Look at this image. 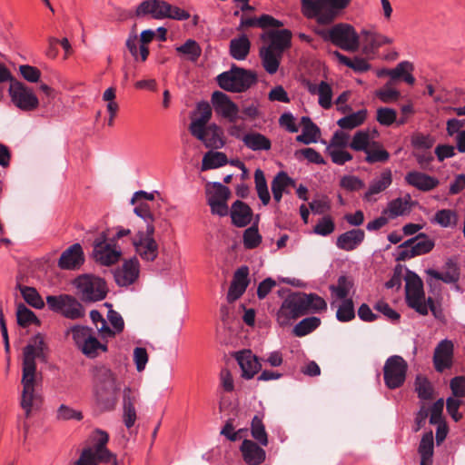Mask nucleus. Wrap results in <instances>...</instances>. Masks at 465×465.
Here are the masks:
<instances>
[{
    "instance_id": "obj_1",
    "label": "nucleus",
    "mask_w": 465,
    "mask_h": 465,
    "mask_svg": "<svg viewBox=\"0 0 465 465\" xmlns=\"http://www.w3.org/2000/svg\"><path fill=\"white\" fill-rule=\"evenodd\" d=\"M326 310L325 300L318 294L292 292L282 301L277 311L276 322L281 327H285L303 315L320 313Z\"/></svg>"
},
{
    "instance_id": "obj_2",
    "label": "nucleus",
    "mask_w": 465,
    "mask_h": 465,
    "mask_svg": "<svg viewBox=\"0 0 465 465\" xmlns=\"http://www.w3.org/2000/svg\"><path fill=\"white\" fill-rule=\"evenodd\" d=\"M122 381L110 368L101 365L93 371V394L103 411H114L117 405Z\"/></svg>"
},
{
    "instance_id": "obj_3",
    "label": "nucleus",
    "mask_w": 465,
    "mask_h": 465,
    "mask_svg": "<svg viewBox=\"0 0 465 465\" xmlns=\"http://www.w3.org/2000/svg\"><path fill=\"white\" fill-rule=\"evenodd\" d=\"M65 335H71L76 348L87 358L94 359L108 351L106 341H99L92 328L74 325L67 329Z\"/></svg>"
},
{
    "instance_id": "obj_4",
    "label": "nucleus",
    "mask_w": 465,
    "mask_h": 465,
    "mask_svg": "<svg viewBox=\"0 0 465 465\" xmlns=\"http://www.w3.org/2000/svg\"><path fill=\"white\" fill-rule=\"evenodd\" d=\"M350 2L351 0H302V11L308 18H317L321 24H329Z\"/></svg>"
},
{
    "instance_id": "obj_5",
    "label": "nucleus",
    "mask_w": 465,
    "mask_h": 465,
    "mask_svg": "<svg viewBox=\"0 0 465 465\" xmlns=\"http://www.w3.org/2000/svg\"><path fill=\"white\" fill-rule=\"evenodd\" d=\"M219 86L228 92L242 93L257 82V74L252 71L232 65L229 71L217 76Z\"/></svg>"
},
{
    "instance_id": "obj_6",
    "label": "nucleus",
    "mask_w": 465,
    "mask_h": 465,
    "mask_svg": "<svg viewBox=\"0 0 465 465\" xmlns=\"http://www.w3.org/2000/svg\"><path fill=\"white\" fill-rule=\"evenodd\" d=\"M138 16L150 15L154 19H173L184 21L190 18V14L175 5H173L163 0H146L142 2L137 9Z\"/></svg>"
},
{
    "instance_id": "obj_7",
    "label": "nucleus",
    "mask_w": 465,
    "mask_h": 465,
    "mask_svg": "<svg viewBox=\"0 0 465 465\" xmlns=\"http://www.w3.org/2000/svg\"><path fill=\"white\" fill-rule=\"evenodd\" d=\"M74 284L78 291V294L83 302H92L102 301L107 294L105 282L92 274H83L78 276Z\"/></svg>"
},
{
    "instance_id": "obj_8",
    "label": "nucleus",
    "mask_w": 465,
    "mask_h": 465,
    "mask_svg": "<svg viewBox=\"0 0 465 465\" xmlns=\"http://www.w3.org/2000/svg\"><path fill=\"white\" fill-rule=\"evenodd\" d=\"M153 234L154 225L149 224L145 231H138L132 239L136 254L146 262L155 261L159 254V245Z\"/></svg>"
},
{
    "instance_id": "obj_9",
    "label": "nucleus",
    "mask_w": 465,
    "mask_h": 465,
    "mask_svg": "<svg viewBox=\"0 0 465 465\" xmlns=\"http://www.w3.org/2000/svg\"><path fill=\"white\" fill-rule=\"evenodd\" d=\"M405 292L408 305L421 315L428 314V304L421 279L414 272H408L405 277Z\"/></svg>"
},
{
    "instance_id": "obj_10",
    "label": "nucleus",
    "mask_w": 465,
    "mask_h": 465,
    "mask_svg": "<svg viewBox=\"0 0 465 465\" xmlns=\"http://www.w3.org/2000/svg\"><path fill=\"white\" fill-rule=\"evenodd\" d=\"M8 94L12 104L23 112H32L39 106V99L33 89L19 81L10 84Z\"/></svg>"
},
{
    "instance_id": "obj_11",
    "label": "nucleus",
    "mask_w": 465,
    "mask_h": 465,
    "mask_svg": "<svg viewBox=\"0 0 465 465\" xmlns=\"http://www.w3.org/2000/svg\"><path fill=\"white\" fill-rule=\"evenodd\" d=\"M408 371L407 361L399 355L389 357L383 366V379L385 385L394 390L403 385Z\"/></svg>"
},
{
    "instance_id": "obj_12",
    "label": "nucleus",
    "mask_w": 465,
    "mask_h": 465,
    "mask_svg": "<svg viewBox=\"0 0 465 465\" xmlns=\"http://www.w3.org/2000/svg\"><path fill=\"white\" fill-rule=\"evenodd\" d=\"M327 38L345 51L356 52L360 46L357 32L348 24H338L331 27L327 32Z\"/></svg>"
},
{
    "instance_id": "obj_13",
    "label": "nucleus",
    "mask_w": 465,
    "mask_h": 465,
    "mask_svg": "<svg viewBox=\"0 0 465 465\" xmlns=\"http://www.w3.org/2000/svg\"><path fill=\"white\" fill-rule=\"evenodd\" d=\"M93 255L97 262L109 266L119 261L122 251L116 243L108 239V234L103 232L94 242Z\"/></svg>"
},
{
    "instance_id": "obj_14",
    "label": "nucleus",
    "mask_w": 465,
    "mask_h": 465,
    "mask_svg": "<svg viewBox=\"0 0 465 465\" xmlns=\"http://www.w3.org/2000/svg\"><path fill=\"white\" fill-rule=\"evenodd\" d=\"M21 383L23 385V391L20 405L26 416H29L31 411L37 409L41 404V397L35 391V387L38 383L37 375L23 373Z\"/></svg>"
},
{
    "instance_id": "obj_15",
    "label": "nucleus",
    "mask_w": 465,
    "mask_h": 465,
    "mask_svg": "<svg viewBox=\"0 0 465 465\" xmlns=\"http://www.w3.org/2000/svg\"><path fill=\"white\" fill-rule=\"evenodd\" d=\"M434 247V242L424 233L407 240L399 246L401 250L399 260L411 259L412 257L430 252Z\"/></svg>"
},
{
    "instance_id": "obj_16",
    "label": "nucleus",
    "mask_w": 465,
    "mask_h": 465,
    "mask_svg": "<svg viewBox=\"0 0 465 465\" xmlns=\"http://www.w3.org/2000/svg\"><path fill=\"white\" fill-rule=\"evenodd\" d=\"M45 343L44 338L37 334L24 349L23 373L29 375L36 374L35 359H44Z\"/></svg>"
},
{
    "instance_id": "obj_17",
    "label": "nucleus",
    "mask_w": 465,
    "mask_h": 465,
    "mask_svg": "<svg viewBox=\"0 0 465 465\" xmlns=\"http://www.w3.org/2000/svg\"><path fill=\"white\" fill-rule=\"evenodd\" d=\"M261 38L266 43L263 48L283 54L291 47L292 32L288 29L269 30Z\"/></svg>"
},
{
    "instance_id": "obj_18",
    "label": "nucleus",
    "mask_w": 465,
    "mask_h": 465,
    "mask_svg": "<svg viewBox=\"0 0 465 465\" xmlns=\"http://www.w3.org/2000/svg\"><path fill=\"white\" fill-rule=\"evenodd\" d=\"M454 344L444 339L436 346L433 353V365L438 372L450 369L453 363Z\"/></svg>"
},
{
    "instance_id": "obj_19",
    "label": "nucleus",
    "mask_w": 465,
    "mask_h": 465,
    "mask_svg": "<svg viewBox=\"0 0 465 465\" xmlns=\"http://www.w3.org/2000/svg\"><path fill=\"white\" fill-rule=\"evenodd\" d=\"M212 103L215 112L229 122L235 123L239 118V108L227 94L215 91L212 95Z\"/></svg>"
},
{
    "instance_id": "obj_20",
    "label": "nucleus",
    "mask_w": 465,
    "mask_h": 465,
    "mask_svg": "<svg viewBox=\"0 0 465 465\" xmlns=\"http://www.w3.org/2000/svg\"><path fill=\"white\" fill-rule=\"evenodd\" d=\"M192 135L202 141L205 147L219 149L223 147V133L220 126L212 124L203 129L193 130Z\"/></svg>"
},
{
    "instance_id": "obj_21",
    "label": "nucleus",
    "mask_w": 465,
    "mask_h": 465,
    "mask_svg": "<svg viewBox=\"0 0 465 465\" xmlns=\"http://www.w3.org/2000/svg\"><path fill=\"white\" fill-rule=\"evenodd\" d=\"M105 305L109 307L107 313L108 321L98 328V334L103 340L113 338L121 333L124 329V322L121 314L113 310L111 304L105 303Z\"/></svg>"
},
{
    "instance_id": "obj_22",
    "label": "nucleus",
    "mask_w": 465,
    "mask_h": 465,
    "mask_svg": "<svg viewBox=\"0 0 465 465\" xmlns=\"http://www.w3.org/2000/svg\"><path fill=\"white\" fill-rule=\"evenodd\" d=\"M234 358L242 370V376L246 380L253 378L262 368L259 359L251 350L237 351Z\"/></svg>"
},
{
    "instance_id": "obj_23",
    "label": "nucleus",
    "mask_w": 465,
    "mask_h": 465,
    "mask_svg": "<svg viewBox=\"0 0 465 465\" xmlns=\"http://www.w3.org/2000/svg\"><path fill=\"white\" fill-rule=\"evenodd\" d=\"M139 272V261L134 257L125 261L122 267L115 272L114 279L119 286H129L137 280Z\"/></svg>"
},
{
    "instance_id": "obj_24",
    "label": "nucleus",
    "mask_w": 465,
    "mask_h": 465,
    "mask_svg": "<svg viewBox=\"0 0 465 465\" xmlns=\"http://www.w3.org/2000/svg\"><path fill=\"white\" fill-rule=\"evenodd\" d=\"M84 262L83 248L74 243L64 251L58 260V266L63 270L78 269Z\"/></svg>"
},
{
    "instance_id": "obj_25",
    "label": "nucleus",
    "mask_w": 465,
    "mask_h": 465,
    "mask_svg": "<svg viewBox=\"0 0 465 465\" xmlns=\"http://www.w3.org/2000/svg\"><path fill=\"white\" fill-rule=\"evenodd\" d=\"M136 401L137 394L130 387L124 388L123 421L127 429L132 428L137 420V414L135 410Z\"/></svg>"
},
{
    "instance_id": "obj_26",
    "label": "nucleus",
    "mask_w": 465,
    "mask_h": 465,
    "mask_svg": "<svg viewBox=\"0 0 465 465\" xmlns=\"http://www.w3.org/2000/svg\"><path fill=\"white\" fill-rule=\"evenodd\" d=\"M248 275L249 269L247 266H242L234 272L227 293L229 302L238 300L243 294L249 284Z\"/></svg>"
},
{
    "instance_id": "obj_27",
    "label": "nucleus",
    "mask_w": 465,
    "mask_h": 465,
    "mask_svg": "<svg viewBox=\"0 0 465 465\" xmlns=\"http://www.w3.org/2000/svg\"><path fill=\"white\" fill-rule=\"evenodd\" d=\"M392 183V173L391 170L387 168L384 169L380 176L376 179H373L368 190L365 192L363 195V200L366 202H374L376 199L374 195L379 194L385 191Z\"/></svg>"
},
{
    "instance_id": "obj_28",
    "label": "nucleus",
    "mask_w": 465,
    "mask_h": 465,
    "mask_svg": "<svg viewBox=\"0 0 465 465\" xmlns=\"http://www.w3.org/2000/svg\"><path fill=\"white\" fill-rule=\"evenodd\" d=\"M365 232L361 229H352L338 236L336 246L343 251L351 252L357 249L364 241Z\"/></svg>"
},
{
    "instance_id": "obj_29",
    "label": "nucleus",
    "mask_w": 465,
    "mask_h": 465,
    "mask_svg": "<svg viewBox=\"0 0 465 465\" xmlns=\"http://www.w3.org/2000/svg\"><path fill=\"white\" fill-rule=\"evenodd\" d=\"M405 181L408 184L423 192H428L439 184V181L426 173L411 171L405 175Z\"/></svg>"
},
{
    "instance_id": "obj_30",
    "label": "nucleus",
    "mask_w": 465,
    "mask_h": 465,
    "mask_svg": "<svg viewBox=\"0 0 465 465\" xmlns=\"http://www.w3.org/2000/svg\"><path fill=\"white\" fill-rule=\"evenodd\" d=\"M306 87L311 94L319 96L318 103L323 109L331 107L332 89L327 82L322 81L319 84L307 82Z\"/></svg>"
},
{
    "instance_id": "obj_31",
    "label": "nucleus",
    "mask_w": 465,
    "mask_h": 465,
    "mask_svg": "<svg viewBox=\"0 0 465 465\" xmlns=\"http://www.w3.org/2000/svg\"><path fill=\"white\" fill-rule=\"evenodd\" d=\"M243 460L250 465H259L265 460V451L250 440H244L241 446Z\"/></svg>"
},
{
    "instance_id": "obj_32",
    "label": "nucleus",
    "mask_w": 465,
    "mask_h": 465,
    "mask_svg": "<svg viewBox=\"0 0 465 465\" xmlns=\"http://www.w3.org/2000/svg\"><path fill=\"white\" fill-rule=\"evenodd\" d=\"M252 211L245 203L236 201L231 209L232 223L237 227H245L251 223Z\"/></svg>"
},
{
    "instance_id": "obj_33",
    "label": "nucleus",
    "mask_w": 465,
    "mask_h": 465,
    "mask_svg": "<svg viewBox=\"0 0 465 465\" xmlns=\"http://www.w3.org/2000/svg\"><path fill=\"white\" fill-rule=\"evenodd\" d=\"M426 274L431 279L442 281L445 283H455L460 279V269L451 260L445 264V272H439L434 269L426 270Z\"/></svg>"
},
{
    "instance_id": "obj_34",
    "label": "nucleus",
    "mask_w": 465,
    "mask_h": 465,
    "mask_svg": "<svg viewBox=\"0 0 465 465\" xmlns=\"http://www.w3.org/2000/svg\"><path fill=\"white\" fill-rule=\"evenodd\" d=\"M251 26H259L262 29L265 28H279L283 26V23L280 20L275 19L272 15H262L259 18L249 17V18H242L238 30H241L242 27H251Z\"/></svg>"
},
{
    "instance_id": "obj_35",
    "label": "nucleus",
    "mask_w": 465,
    "mask_h": 465,
    "mask_svg": "<svg viewBox=\"0 0 465 465\" xmlns=\"http://www.w3.org/2000/svg\"><path fill=\"white\" fill-rule=\"evenodd\" d=\"M418 452L420 456V465H432L434 441L432 432L425 433L420 441Z\"/></svg>"
},
{
    "instance_id": "obj_36",
    "label": "nucleus",
    "mask_w": 465,
    "mask_h": 465,
    "mask_svg": "<svg viewBox=\"0 0 465 465\" xmlns=\"http://www.w3.org/2000/svg\"><path fill=\"white\" fill-rule=\"evenodd\" d=\"M390 153L383 147V145L374 141L369 149L365 152L364 161L370 164L384 163L390 160Z\"/></svg>"
},
{
    "instance_id": "obj_37",
    "label": "nucleus",
    "mask_w": 465,
    "mask_h": 465,
    "mask_svg": "<svg viewBox=\"0 0 465 465\" xmlns=\"http://www.w3.org/2000/svg\"><path fill=\"white\" fill-rule=\"evenodd\" d=\"M243 143L252 151H268L272 147L270 139L257 132L246 134L243 138Z\"/></svg>"
},
{
    "instance_id": "obj_38",
    "label": "nucleus",
    "mask_w": 465,
    "mask_h": 465,
    "mask_svg": "<svg viewBox=\"0 0 465 465\" xmlns=\"http://www.w3.org/2000/svg\"><path fill=\"white\" fill-rule=\"evenodd\" d=\"M259 54L264 70L270 74H275L279 69L283 54L272 52L263 47L260 48Z\"/></svg>"
},
{
    "instance_id": "obj_39",
    "label": "nucleus",
    "mask_w": 465,
    "mask_h": 465,
    "mask_svg": "<svg viewBox=\"0 0 465 465\" xmlns=\"http://www.w3.org/2000/svg\"><path fill=\"white\" fill-rule=\"evenodd\" d=\"M333 55L341 64L352 69L355 73H364L369 71L371 67V64L365 58L361 56L349 58L338 51L333 52Z\"/></svg>"
},
{
    "instance_id": "obj_40",
    "label": "nucleus",
    "mask_w": 465,
    "mask_h": 465,
    "mask_svg": "<svg viewBox=\"0 0 465 465\" xmlns=\"http://www.w3.org/2000/svg\"><path fill=\"white\" fill-rule=\"evenodd\" d=\"M251 43L245 35L230 42V54L236 60H244L250 53Z\"/></svg>"
},
{
    "instance_id": "obj_41",
    "label": "nucleus",
    "mask_w": 465,
    "mask_h": 465,
    "mask_svg": "<svg viewBox=\"0 0 465 465\" xmlns=\"http://www.w3.org/2000/svg\"><path fill=\"white\" fill-rule=\"evenodd\" d=\"M207 203H213L214 202H227L231 195L228 187L223 185L221 183H209L206 186Z\"/></svg>"
},
{
    "instance_id": "obj_42",
    "label": "nucleus",
    "mask_w": 465,
    "mask_h": 465,
    "mask_svg": "<svg viewBox=\"0 0 465 465\" xmlns=\"http://www.w3.org/2000/svg\"><path fill=\"white\" fill-rule=\"evenodd\" d=\"M197 113L199 116L192 121L189 130L203 129L212 117V108L207 102H201L197 104Z\"/></svg>"
},
{
    "instance_id": "obj_43",
    "label": "nucleus",
    "mask_w": 465,
    "mask_h": 465,
    "mask_svg": "<svg viewBox=\"0 0 465 465\" xmlns=\"http://www.w3.org/2000/svg\"><path fill=\"white\" fill-rule=\"evenodd\" d=\"M374 141L368 130H360L352 136L349 147L354 151L365 153Z\"/></svg>"
},
{
    "instance_id": "obj_44",
    "label": "nucleus",
    "mask_w": 465,
    "mask_h": 465,
    "mask_svg": "<svg viewBox=\"0 0 465 465\" xmlns=\"http://www.w3.org/2000/svg\"><path fill=\"white\" fill-rule=\"evenodd\" d=\"M321 322V319L316 316L304 318L293 327L292 332L296 337H303L316 330Z\"/></svg>"
},
{
    "instance_id": "obj_45",
    "label": "nucleus",
    "mask_w": 465,
    "mask_h": 465,
    "mask_svg": "<svg viewBox=\"0 0 465 465\" xmlns=\"http://www.w3.org/2000/svg\"><path fill=\"white\" fill-rule=\"evenodd\" d=\"M17 288L25 302L30 306L35 309H43L45 307V302L35 288L22 284H17Z\"/></svg>"
},
{
    "instance_id": "obj_46",
    "label": "nucleus",
    "mask_w": 465,
    "mask_h": 465,
    "mask_svg": "<svg viewBox=\"0 0 465 465\" xmlns=\"http://www.w3.org/2000/svg\"><path fill=\"white\" fill-rule=\"evenodd\" d=\"M227 156L222 152H208L204 154L202 161V171L214 169L223 166L227 163Z\"/></svg>"
},
{
    "instance_id": "obj_47",
    "label": "nucleus",
    "mask_w": 465,
    "mask_h": 465,
    "mask_svg": "<svg viewBox=\"0 0 465 465\" xmlns=\"http://www.w3.org/2000/svg\"><path fill=\"white\" fill-rule=\"evenodd\" d=\"M65 318L71 320L80 319L84 315L82 304L73 296L69 295L68 300L61 312Z\"/></svg>"
},
{
    "instance_id": "obj_48",
    "label": "nucleus",
    "mask_w": 465,
    "mask_h": 465,
    "mask_svg": "<svg viewBox=\"0 0 465 465\" xmlns=\"http://www.w3.org/2000/svg\"><path fill=\"white\" fill-rule=\"evenodd\" d=\"M254 183L255 189L260 200L263 205H267L270 203L271 196L268 190L265 175L261 169H257L254 172Z\"/></svg>"
},
{
    "instance_id": "obj_49",
    "label": "nucleus",
    "mask_w": 465,
    "mask_h": 465,
    "mask_svg": "<svg viewBox=\"0 0 465 465\" xmlns=\"http://www.w3.org/2000/svg\"><path fill=\"white\" fill-rule=\"evenodd\" d=\"M16 320L17 323L21 327H28L29 325L35 323L40 324L36 315L28 309L25 304L19 303L16 308Z\"/></svg>"
},
{
    "instance_id": "obj_50",
    "label": "nucleus",
    "mask_w": 465,
    "mask_h": 465,
    "mask_svg": "<svg viewBox=\"0 0 465 465\" xmlns=\"http://www.w3.org/2000/svg\"><path fill=\"white\" fill-rule=\"evenodd\" d=\"M176 51L192 62H196L202 54L201 46L193 39L186 40L183 45L176 47Z\"/></svg>"
},
{
    "instance_id": "obj_51",
    "label": "nucleus",
    "mask_w": 465,
    "mask_h": 465,
    "mask_svg": "<svg viewBox=\"0 0 465 465\" xmlns=\"http://www.w3.org/2000/svg\"><path fill=\"white\" fill-rule=\"evenodd\" d=\"M366 115V110H360L339 119L337 124L341 129H353L364 122Z\"/></svg>"
},
{
    "instance_id": "obj_52",
    "label": "nucleus",
    "mask_w": 465,
    "mask_h": 465,
    "mask_svg": "<svg viewBox=\"0 0 465 465\" xmlns=\"http://www.w3.org/2000/svg\"><path fill=\"white\" fill-rule=\"evenodd\" d=\"M362 34L365 35L366 48L371 50L378 49L385 45H391L393 42L392 38L376 32L363 31Z\"/></svg>"
},
{
    "instance_id": "obj_53",
    "label": "nucleus",
    "mask_w": 465,
    "mask_h": 465,
    "mask_svg": "<svg viewBox=\"0 0 465 465\" xmlns=\"http://www.w3.org/2000/svg\"><path fill=\"white\" fill-rule=\"evenodd\" d=\"M339 322H347L355 318L354 305L351 299L342 300L336 312Z\"/></svg>"
},
{
    "instance_id": "obj_54",
    "label": "nucleus",
    "mask_w": 465,
    "mask_h": 465,
    "mask_svg": "<svg viewBox=\"0 0 465 465\" xmlns=\"http://www.w3.org/2000/svg\"><path fill=\"white\" fill-rule=\"evenodd\" d=\"M252 436L262 446H267L268 437L265 427L259 416H254L251 424Z\"/></svg>"
},
{
    "instance_id": "obj_55",
    "label": "nucleus",
    "mask_w": 465,
    "mask_h": 465,
    "mask_svg": "<svg viewBox=\"0 0 465 465\" xmlns=\"http://www.w3.org/2000/svg\"><path fill=\"white\" fill-rule=\"evenodd\" d=\"M457 218L458 217L455 211L450 209H442L435 213L433 222L441 227L447 228L455 225L457 223Z\"/></svg>"
},
{
    "instance_id": "obj_56",
    "label": "nucleus",
    "mask_w": 465,
    "mask_h": 465,
    "mask_svg": "<svg viewBox=\"0 0 465 465\" xmlns=\"http://www.w3.org/2000/svg\"><path fill=\"white\" fill-rule=\"evenodd\" d=\"M391 81H389L384 86L375 92V95L382 102V103H392L396 102L401 94L398 90L392 87Z\"/></svg>"
},
{
    "instance_id": "obj_57",
    "label": "nucleus",
    "mask_w": 465,
    "mask_h": 465,
    "mask_svg": "<svg viewBox=\"0 0 465 465\" xmlns=\"http://www.w3.org/2000/svg\"><path fill=\"white\" fill-rule=\"evenodd\" d=\"M410 210V196L408 198H397L388 204V211L391 217L403 215Z\"/></svg>"
},
{
    "instance_id": "obj_58",
    "label": "nucleus",
    "mask_w": 465,
    "mask_h": 465,
    "mask_svg": "<svg viewBox=\"0 0 465 465\" xmlns=\"http://www.w3.org/2000/svg\"><path fill=\"white\" fill-rule=\"evenodd\" d=\"M351 288V282L346 276H340L338 279L337 285H331V292L341 300L347 299L350 290Z\"/></svg>"
},
{
    "instance_id": "obj_59",
    "label": "nucleus",
    "mask_w": 465,
    "mask_h": 465,
    "mask_svg": "<svg viewBox=\"0 0 465 465\" xmlns=\"http://www.w3.org/2000/svg\"><path fill=\"white\" fill-rule=\"evenodd\" d=\"M262 242V236L259 233L258 228L252 225L246 229L243 232V244L247 249H254Z\"/></svg>"
},
{
    "instance_id": "obj_60",
    "label": "nucleus",
    "mask_w": 465,
    "mask_h": 465,
    "mask_svg": "<svg viewBox=\"0 0 465 465\" xmlns=\"http://www.w3.org/2000/svg\"><path fill=\"white\" fill-rule=\"evenodd\" d=\"M415 390L419 398L429 400L432 396L433 389L429 380L423 376L418 375L415 380Z\"/></svg>"
},
{
    "instance_id": "obj_61",
    "label": "nucleus",
    "mask_w": 465,
    "mask_h": 465,
    "mask_svg": "<svg viewBox=\"0 0 465 465\" xmlns=\"http://www.w3.org/2000/svg\"><path fill=\"white\" fill-rule=\"evenodd\" d=\"M293 185L294 181L289 177L285 172L278 173L271 183L272 191L282 193L285 192L287 187Z\"/></svg>"
},
{
    "instance_id": "obj_62",
    "label": "nucleus",
    "mask_w": 465,
    "mask_h": 465,
    "mask_svg": "<svg viewBox=\"0 0 465 465\" xmlns=\"http://www.w3.org/2000/svg\"><path fill=\"white\" fill-rule=\"evenodd\" d=\"M56 419L58 420H81L83 414L80 411L74 410L68 405L61 404L56 411Z\"/></svg>"
},
{
    "instance_id": "obj_63",
    "label": "nucleus",
    "mask_w": 465,
    "mask_h": 465,
    "mask_svg": "<svg viewBox=\"0 0 465 465\" xmlns=\"http://www.w3.org/2000/svg\"><path fill=\"white\" fill-rule=\"evenodd\" d=\"M340 186L349 192H356L365 187L364 182L354 175H344L340 180Z\"/></svg>"
},
{
    "instance_id": "obj_64",
    "label": "nucleus",
    "mask_w": 465,
    "mask_h": 465,
    "mask_svg": "<svg viewBox=\"0 0 465 465\" xmlns=\"http://www.w3.org/2000/svg\"><path fill=\"white\" fill-rule=\"evenodd\" d=\"M335 230V224L332 218L329 215L322 217L315 225L314 233L322 236H327Z\"/></svg>"
}]
</instances>
